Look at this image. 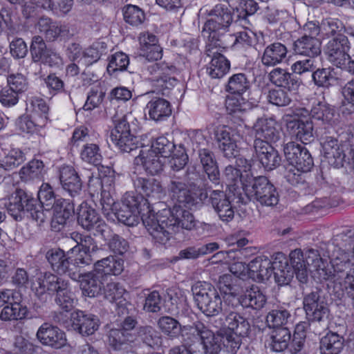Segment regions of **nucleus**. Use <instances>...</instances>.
Returning a JSON list of instances; mask_svg holds the SVG:
<instances>
[{
	"mask_svg": "<svg viewBox=\"0 0 354 354\" xmlns=\"http://www.w3.org/2000/svg\"><path fill=\"white\" fill-rule=\"evenodd\" d=\"M254 148L256 155L266 170H273L281 161L279 152L266 141L254 140Z\"/></svg>",
	"mask_w": 354,
	"mask_h": 354,
	"instance_id": "20",
	"label": "nucleus"
},
{
	"mask_svg": "<svg viewBox=\"0 0 354 354\" xmlns=\"http://www.w3.org/2000/svg\"><path fill=\"white\" fill-rule=\"evenodd\" d=\"M250 87V82L245 74L238 73L232 75L228 81L227 90L234 94L241 95Z\"/></svg>",
	"mask_w": 354,
	"mask_h": 354,
	"instance_id": "58",
	"label": "nucleus"
},
{
	"mask_svg": "<svg viewBox=\"0 0 354 354\" xmlns=\"http://www.w3.org/2000/svg\"><path fill=\"white\" fill-rule=\"evenodd\" d=\"M308 266L312 265L316 269L319 277L324 280L330 279L332 274L325 270L324 263L317 250L309 249L306 252V262Z\"/></svg>",
	"mask_w": 354,
	"mask_h": 354,
	"instance_id": "55",
	"label": "nucleus"
},
{
	"mask_svg": "<svg viewBox=\"0 0 354 354\" xmlns=\"http://www.w3.org/2000/svg\"><path fill=\"white\" fill-rule=\"evenodd\" d=\"M149 118L160 122L166 120L171 114V106L169 101L162 97H153L146 106Z\"/></svg>",
	"mask_w": 354,
	"mask_h": 354,
	"instance_id": "38",
	"label": "nucleus"
},
{
	"mask_svg": "<svg viewBox=\"0 0 354 354\" xmlns=\"http://www.w3.org/2000/svg\"><path fill=\"white\" fill-rule=\"evenodd\" d=\"M19 174L21 180L25 182L41 180L46 174L45 166L42 161L32 160L20 169Z\"/></svg>",
	"mask_w": 354,
	"mask_h": 354,
	"instance_id": "43",
	"label": "nucleus"
},
{
	"mask_svg": "<svg viewBox=\"0 0 354 354\" xmlns=\"http://www.w3.org/2000/svg\"><path fill=\"white\" fill-rule=\"evenodd\" d=\"M69 257L74 268L83 267L92 262V254L76 246L69 250Z\"/></svg>",
	"mask_w": 354,
	"mask_h": 354,
	"instance_id": "62",
	"label": "nucleus"
},
{
	"mask_svg": "<svg viewBox=\"0 0 354 354\" xmlns=\"http://www.w3.org/2000/svg\"><path fill=\"white\" fill-rule=\"evenodd\" d=\"M191 326H184L181 327L179 322L169 316L161 317L158 321V327L160 331L170 338L177 337L182 332L183 335H190L188 330H183L185 327Z\"/></svg>",
	"mask_w": 354,
	"mask_h": 354,
	"instance_id": "45",
	"label": "nucleus"
},
{
	"mask_svg": "<svg viewBox=\"0 0 354 354\" xmlns=\"http://www.w3.org/2000/svg\"><path fill=\"white\" fill-rule=\"evenodd\" d=\"M284 155L289 163L298 171L308 172L313 166V160L308 150L294 142L284 146Z\"/></svg>",
	"mask_w": 354,
	"mask_h": 354,
	"instance_id": "16",
	"label": "nucleus"
},
{
	"mask_svg": "<svg viewBox=\"0 0 354 354\" xmlns=\"http://www.w3.org/2000/svg\"><path fill=\"white\" fill-rule=\"evenodd\" d=\"M66 281L57 276L49 273H41L32 283L31 288L38 296L45 293L52 294L59 288H64Z\"/></svg>",
	"mask_w": 354,
	"mask_h": 354,
	"instance_id": "23",
	"label": "nucleus"
},
{
	"mask_svg": "<svg viewBox=\"0 0 354 354\" xmlns=\"http://www.w3.org/2000/svg\"><path fill=\"white\" fill-rule=\"evenodd\" d=\"M165 162L166 159L149 149H141L134 160L136 165H142L144 169L151 175L160 173L163 170Z\"/></svg>",
	"mask_w": 354,
	"mask_h": 354,
	"instance_id": "25",
	"label": "nucleus"
},
{
	"mask_svg": "<svg viewBox=\"0 0 354 354\" xmlns=\"http://www.w3.org/2000/svg\"><path fill=\"white\" fill-rule=\"evenodd\" d=\"M248 243V240L245 238H242L239 239L236 241V245L240 249L236 251L230 250L228 252L221 251L215 254L212 257V262L222 261H225L226 263H229V259L231 258H234L235 256H238L239 254L243 256H248L250 254H253L255 252V248L252 247L244 248Z\"/></svg>",
	"mask_w": 354,
	"mask_h": 354,
	"instance_id": "49",
	"label": "nucleus"
},
{
	"mask_svg": "<svg viewBox=\"0 0 354 354\" xmlns=\"http://www.w3.org/2000/svg\"><path fill=\"white\" fill-rule=\"evenodd\" d=\"M37 197L41 207L46 210L53 209V216L51 226L56 230H60V226L66 224L67 220L72 216L73 208L72 205L62 198H56L53 187L50 184L44 183L38 191Z\"/></svg>",
	"mask_w": 354,
	"mask_h": 354,
	"instance_id": "2",
	"label": "nucleus"
},
{
	"mask_svg": "<svg viewBox=\"0 0 354 354\" xmlns=\"http://www.w3.org/2000/svg\"><path fill=\"white\" fill-rule=\"evenodd\" d=\"M199 16L205 19L203 34L208 38V41L217 40V31L226 30L233 21L232 11L223 4H217L213 8L203 7Z\"/></svg>",
	"mask_w": 354,
	"mask_h": 354,
	"instance_id": "8",
	"label": "nucleus"
},
{
	"mask_svg": "<svg viewBox=\"0 0 354 354\" xmlns=\"http://www.w3.org/2000/svg\"><path fill=\"white\" fill-rule=\"evenodd\" d=\"M246 194L254 197L261 205L274 206L279 202V194L272 183L265 176L252 179L250 184H243Z\"/></svg>",
	"mask_w": 354,
	"mask_h": 354,
	"instance_id": "10",
	"label": "nucleus"
},
{
	"mask_svg": "<svg viewBox=\"0 0 354 354\" xmlns=\"http://www.w3.org/2000/svg\"><path fill=\"white\" fill-rule=\"evenodd\" d=\"M77 279L80 283V287L84 295L94 297L101 291L103 277L95 272L86 274H76Z\"/></svg>",
	"mask_w": 354,
	"mask_h": 354,
	"instance_id": "31",
	"label": "nucleus"
},
{
	"mask_svg": "<svg viewBox=\"0 0 354 354\" xmlns=\"http://www.w3.org/2000/svg\"><path fill=\"white\" fill-rule=\"evenodd\" d=\"M68 281H66L64 288H59L56 290L57 297L55 301L57 304L64 311L68 312L74 306V298L72 292L68 289Z\"/></svg>",
	"mask_w": 354,
	"mask_h": 354,
	"instance_id": "63",
	"label": "nucleus"
},
{
	"mask_svg": "<svg viewBox=\"0 0 354 354\" xmlns=\"http://www.w3.org/2000/svg\"><path fill=\"white\" fill-rule=\"evenodd\" d=\"M209 201L221 220L229 222L233 219L234 207L223 192L218 189L210 192Z\"/></svg>",
	"mask_w": 354,
	"mask_h": 354,
	"instance_id": "26",
	"label": "nucleus"
},
{
	"mask_svg": "<svg viewBox=\"0 0 354 354\" xmlns=\"http://www.w3.org/2000/svg\"><path fill=\"white\" fill-rule=\"evenodd\" d=\"M184 207L174 206L172 209H164L154 215L144 216L143 225L156 242L165 244L180 227L192 230L196 226L194 216Z\"/></svg>",
	"mask_w": 354,
	"mask_h": 354,
	"instance_id": "1",
	"label": "nucleus"
},
{
	"mask_svg": "<svg viewBox=\"0 0 354 354\" xmlns=\"http://www.w3.org/2000/svg\"><path fill=\"white\" fill-rule=\"evenodd\" d=\"M201 163L208 178L215 185H218L220 180V173L213 153L207 149L199 150Z\"/></svg>",
	"mask_w": 354,
	"mask_h": 354,
	"instance_id": "42",
	"label": "nucleus"
},
{
	"mask_svg": "<svg viewBox=\"0 0 354 354\" xmlns=\"http://www.w3.org/2000/svg\"><path fill=\"white\" fill-rule=\"evenodd\" d=\"M28 108L32 111V115H36L39 118L38 124L40 127H44L48 120V106L46 102L39 97H31L28 99Z\"/></svg>",
	"mask_w": 354,
	"mask_h": 354,
	"instance_id": "51",
	"label": "nucleus"
},
{
	"mask_svg": "<svg viewBox=\"0 0 354 354\" xmlns=\"http://www.w3.org/2000/svg\"><path fill=\"white\" fill-rule=\"evenodd\" d=\"M223 45L226 46L227 44L221 42L218 39L208 41L207 44V55L212 57L207 68V72L212 78H221L230 70V62L218 52Z\"/></svg>",
	"mask_w": 354,
	"mask_h": 354,
	"instance_id": "14",
	"label": "nucleus"
},
{
	"mask_svg": "<svg viewBox=\"0 0 354 354\" xmlns=\"http://www.w3.org/2000/svg\"><path fill=\"white\" fill-rule=\"evenodd\" d=\"M25 160L24 153L19 149H12L5 152V156L1 160V167L10 170L21 165Z\"/></svg>",
	"mask_w": 354,
	"mask_h": 354,
	"instance_id": "59",
	"label": "nucleus"
},
{
	"mask_svg": "<svg viewBox=\"0 0 354 354\" xmlns=\"http://www.w3.org/2000/svg\"><path fill=\"white\" fill-rule=\"evenodd\" d=\"M4 201L5 207L15 220L21 219V214L26 212L39 223L44 222L46 218L37 200L22 189H16Z\"/></svg>",
	"mask_w": 354,
	"mask_h": 354,
	"instance_id": "6",
	"label": "nucleus"
},
{
	"mask_svg": "<svg viewBox=\"0 0 354 354\" xmlns=\"http://www.w3.org/2000/svg\"><path fill=\"white\" fill-rule=\"evenodd\" d=\"M140 55L149 61H157L162 57V49L157 45L156 37L149 32L139 36Z\"/></svg>",
	"mask_w": 354,
	"mask_h": 354,
	"instance_id": "29",
	"label": "nucleus"
},
{
	"mask_svg": "<svg viewBox=\"0 0 354 354\" xmlns=\"http://www.w3.org/2000/svg\"><path fill=\"white\" fill-rule=\"evenodd\" d=\"M176 72V68L171 65H162L161 66V73L160 75L152 80V85L157 92L162 93V95L167 94L177 83V80L171 77Z\"/></svg>",
	"mask_w": 354,
	"mask_h": 354,
	"instance_id": "37",
	"label": "nucleus"
},
{
	"mask_svg": "<svg viewBox=\"0 0 354 354\" xmlns=\"http://www.w3.org/2000/svg\"><path fill=\"white\" fill-rule=\"evenodd\" d=\"M255 140L276 142L280 138V130L277 122L272 118H259L252 127Z\"/></svg>",
	"mask_w": 354,
	"mask_h": 354,
	"instance_id": "21",
	"label": "nucleus"
},
{
	"mask_svg": "<svg viewBox=\"0 0 354 354\" xmlns=\"http://www.w3.org/2000/svg\"><path fill=\"white\" fill-rule=\"evenodd\" d=\"M165 191L172 201L174 206L188 209L203 203L208 196L207 189L199 187L190 189L184 180L176 176L170 178Z\"/></svg>",
	"mask_w": 354,
	"mask_h": 354,
	"instance_id": "3",
	"label": "nucleus"
},
{
	"mask_svg": "<svg viewBox=\"0 0 354 354\" xmlns=\"http://www.w3.org/2000/svg\"><path fill=\"white\" fill-rule=\"evenodd\" d=\"M271 262L275 280L281 285L288 284L293 277V270L286 255L282 252H277L272 256Z\"/></svg>",
	"mask_w": 354,
	"mask_h": 354,
	"instance_id": "28",
	"label": "nucleus"
},
{
	"mask_svg": "<svg viewBox=\"0 0 354 354\" xmlns=\"http://www.w3.org/2000/svg\"><path fill=\"white\" fill-rule=\"evenodd\" d=\"M334 282L348 295L354 294V244L350 249L339 250L332 259Z\"/></svg>",
	"mask_w": 354,
	"mask_h": 354,
	"instance_id": "5",
	"label": "nucleus"
},
{
	"mask_svg": "<svg viewBox=\"0 0 354 354\" xmlns=\"http://www.w3.org/2000/svg\"><path fill=\"white\" fill-rule=\"evenodd\" d=\"M344 348V338L335 333H328L321 339L322 354H339Z\"/></svg>",
	"mask_w": 354,
	"mask_h": 354,
	"instance_id": "46",
	"label": "nucleus"
},
{
	"mask_svg": "<svg viewBox=\"0 0 354 354\" xmlns=\"http://www.w3.org/2000/svg\"><path fill=\"white\" fill-rule=\"evenodd\" d=\"M250 278L257 281L268 280L272 274L271 259L259 256L249 263Z\"/></svg>",
	"mask_w": 354,
	"mask_h": 354,
	"instance_id": "33",
	"label": "nucleus"
},
{
	"mask_svg": "<svg viewBox=\"0 0 354 354\" xmlns=\"http://www.w3.org/2000/svg\"><path fill=\"white\" fill-rule=\"evenodd\" d=\"M104 297L110 302H115L118 306H126L129 293L122 286L116 282L106 284L104 290Z\"/></svg>",
	"mask_w": 354,
	"mask_h": 354,
	"instance_id": "48",
	"label": "nucleus"
},
{
	"mask_svg": "<svg viewBox=\"0 0 354 354\" xmlns=\"http://www.w3.org/2000/svg\"><path fill=\"white\" fill-rule=\"evenodd\" d=\"M185 330H188L190 335L198 337L201 341L205 354H218L223 346V335L221 330L214 334L203 323L195 322L190 327H185Z\"/></svg>",
	"mask_w": 354,
	"mask_h": 354,
	"instance_id": "12",
	"label": "nucleus"
},
{
	"mask_svg": "<svg viewBox=\"0 0 354 354\" xmlns=\"http://www.w3.org/2000/svg\"><path fill=\"white\" fill-rule=\"evenodd\" d=\"M113 214L119 222L129 226L139 223L143 218L154 215L149 202L142 196L126 194L121 203H119Z\"/></svg>",
	"mask_w": 354,
	"mask_h": 354,
	"instance_id": "4",
	"label": "nucleus"
},
{
	"mask_svg": "<svg viewBox=\"0 0 354 354\" xmlns=\"http://www.w3.org/2000/svg\"><path fill=\"white\" fill-rule=\"evenodd\" d=\"M350 48L351 44L348 37L343 34H337L328 41L324 53L329 62L345 70L348 62L352 60L348 55Z\"/></svg>",
	"mask_w": 354,
	"mask_h": 354,
	"instance_id": "11",
	"label": "nucleus"
},
{
	"mask_svg": "<svg viewBox=\"0 0 354 354\" xmlns=\"http://www.w3.org/2000/svg\"><path fill=\"white\" fill-rule=\"evenodd\" d=\"M198 308L207 316H214L222 310V301L215 288L205 281H198L192 288Z\"/></svg>",
	"mask_w": 354,
	"mask_h": 354,
	"instance_id": "9",
	"label": "nucleus"
},
{
	"mask_svg": "<svg viewBox=\"0 0 354 354\" xmlns=\"http://www.w3.org/2000/svg\"><path fill=\"white\" fill-rule=\"evenodd\" d=\"M136 189L148 197L160 198L165 194V188L160 181L155 178L136 177L133 180Z\"/></svg>",
	"mask_w": 354,
	"mask_h": 354,
	"instance_id": "34",
	"label": "nucleus"
},
{
	"mask_svg": "<svg viewBox=\"0 0 354 354\" xmlns=\"http://www.w3.org/2000/svg\"><path fill=\"white\" fill-rule=\"evenodd\" d=\"M239 302L245 308L261 309L265 305L266 298L258 286H252L241 296Z\"/></svg>",
	"mask_w": 354,
	"mask_h": 354,
	"instance_id": "44",
	"label": "nucleus"
},
{
	"mask_svg": "<svg viewBox=\"0 0 354 354\" xmlns=\"http://www.w3.org/2000/svg\"><path fill=\"white\" fill-rule=\"evenodd\" d=\"M294 51L296 54L307 56L315 59L321 53V41L317 37L304 35L294 43Z\"/></svg>",
	"mask_w": 354,
	"mask_h": 354,
	"instance_id": "35",
	"label": "nucleus"
},
{
	"mask_svg": "<svg viewBox=\"0 0 354 354\" xmlns=\"http://www.w3.org/2000/svg\"><path fill=\"white\" fill-rule=\"evenodd\" d=\"M252 32L247 29L239 31L234 35H227L218 39L221 42H225L227 45L222 46V48L233 47L235 45H250L252 41Z\"/></svg>",
	"mask_w": 354,
	"mask_h": 354,
	"instance_id": "52",
	"label": "nucleus"
},
{
	"mask_svg": "<svg viewBox=\"0 0 354 354\" xmlns=\"http://www.w3.org/2000/svg\"><path fill=\"white\" fill-rule=\"evenodd\" d=\"M46 258L55 272L59 274H67L72 279H77L76 273L71 268L69 251L65 253L60 249H52L47 252Z\"/></svg>",
	"mask_w": 354,
	"mask_h": 354,
	"instance_id": "24",
	"label": "nucleus"
},
{
	"mask_svg": "<svg viewBox=\"0 0 354 354\" xmlns=\"http://www.w3.org/2000/svg\"><path fill=\"white\" fill-rule=\"evenodd\" d=\"M287 53L288 50L285 45L279 42L271 44L264 50L261 57L262 64L266 66H274L281 63Z\"/></svg>",
	"mask_w": 354,
	"mask_h": 354,
	"instance_id": "39",
	"label": "nucleus"
},
{
	"mask_svg": "<svg viewBox=\"0 0 354 354\" xmlns=\"http://www.w3.org/2000/svg\"><path fill=\"white\" fill-rule=\"evenodd\" d=\"M290 133L304 144L313 140V124L310 120H292L287 122Z\"/></svg>",
	"mask_w": 354,
	"mask_h": 354,
	"instance_id": "30",
	"label": "nucleus"
},
{
	"mask_svg": "<svg viewBox=\"0 0 354 354\" xmlns=\"http://www.w3.org/2000/svg\"><path fill=\"white\" fill-rule=\"evenodd\" d=\"M62 322L66 328L74 330L84 336L93 334L99 327V319L95 315L82 310L72 313L70 320H64Z\"/></svg>",
	"mask_w": 354,
	"mask_h": 354,
	"instance_id": "15",
	"label": "nucleus"
},
{
	"mask_svg": "<svg viewBox=\"0 0 354 354\" xmlns=\"http://www.w3.org/2000/svg\"><path fill=\"white\" fill-rule=\"evenodd\" d=\"M108 339L109 346L115 351H128L136 340L133 334H126L117 328L110 330Z\"/></svg>",
	"mask_w": 354,
	"mask_h": 354,
	"instance_id": "41",
	"label": "nucleus"
},
{
	"mask_svg": "<svg viewBox=\"0 0 354 354\" xmlns=\"http://www.w3.org/2000/svg\"><path fill=\"white\" fill-rule=\"evenodd\" d=\"M304 308L306 315L312 319L320 321L328 313V308L323 300H320L317 292H311L304 299Z\"/></svg>",
	"mask_w": 354,
	"mask_h": 354,
	"instance_id": "32",
	"label": "nucleus"
},
{
	"mask_svg": "<svg viewBox=\"0 0 354 354\" xmlns=\"http://www.w3.org/2000/svg\"><path fill=\"white\" fill-rule=\"evenodd\" d=\"M36 337L45 346L59 349L66 344L64 331L50 323L45 322L38 328Z\"/></svg>",
	"mask_w": 354,
	"mask_h": 354,
	"instance_id": "19",
	"label": "nucleus"
},
{
	"mask_svg": "<svg viewBox=\"0 0 354 354\" xmlns=\"http://www.w3.org/2000/svg\"><path fill=\"white\" fill-rule=\"evenodd\" d=\"M223 321V346L229 353H236L241 346V337L248 335L250 325L242 315L235 311L225 310Z\"/></svg>",
	"mask_w": 354,
	"mask_h": 354,
	"instance_id": "7",
	"label": "nucleus"
},
{
	"mask_svg": "<svg viewBox=\"0 0 354 354\" xmlns=\"http://www.w3.org/2000/svg\"><path fill=\"white\" fill-rule=\"evenodd\" d=\"M95 272L102 277L108 274L118 275L124 270V261L122 259L110 256L97 261L95 265Z\"/></svg>",
	"mask_w": 354,
	"mask_h": 354,
	"instance_id": "40",
	"label": "nucleus"
},
{
	"mask_svg": "<svg viewBox=\"0 0 354 354\" xmlns=\"http://www.w3.org/2000/svg\"><path fill=\"white\" fill-rule=\"evenodd\" d=\"M28 310L21 303H14L12 306H3L1 310V319L17 320L21 319L27 315Z\"/></svg>",
	"mask_w": 354,
	"mask_h": 354,
	"instance_id": "61",
	"label": "nucleus"
},
{
	"mask_svg": "<svg viewBox=\"0 0 354 354\" xmlns=\"http://www.w3.org/2000/svg\"><path fill=\"white\" fill-rule=\"evenodd\" d=\"M77 216V222L84 229L94 230L105 236L109 227L95 209L86 203L80 205Z\"/></svg>",
	"mask_w": 354,
	"mask_h": 354,
	"instance_id": "18",
	"label": "nucleus"
},
{
	"mask_svg": "<svg viewBox=\"0 0 354 354\" xmlns=\"http://www.w3.org/2000/svg\"><path fill=\"white\" fill-rule=\"evenodd\" d=\"M312 118L321 120L324 124L332 126L335 124V111L328 104L324 102H319L314 104L310 111Z\"/></svg>",
	"mask_w": 354,
	"mask_h": 354,
	"instance_id": "50",
	"label": "nucleus"
},
{
	"mask_svg": "<svg viewBox=\"0 0 354 354\" xmlns=\"http://www.w3.org/2000/svg\"><path fill=\"white\" fill-rule=\"evenodd\" d=\"M270 82L279 87H283L289 91H295L298 89L300 83L290 73L281 68H274L269 73Z\"/></svg>",
	"mask_w": 354,
	"mask_h": 354,
	"instance_id": "36",
	"label": "nucleus"
},
{
	"mask_svg": "<svg viewBox=\"0 0 354 354\" xmlns=\"http://www.w3.org/2000/svg\"><path fill=\"white\" fill-rule=\"evenodd\" d=\"M138 337L147 346L154 349L162 345V337L151 326H142L138 331Z\"/></svg>",
	"mask_w": 354,
	"mask_h": 354,
	"instance_id": "56",
	"label": "nucleus"
},
{
	"mask_svg": "<svg viewBox=\"0 0 354 354\" xmlns=\"http://www.w3.org/2000/svg\"><path fill=\"white\" fill-rule=\"evenodd\" d=\"M174 147V145L166 137L160 136L152 142L149 149L163 158L167 159L170 157Z\"/></svg>",
	"mask_w": 354,
	"mask_h": 354,
	"instance_id": "60",
	"label": "nucleus"
},
{
	"mask_svg": "<svg viewBox=\"0 0 354 354\" xmlns=\"http://www.w3.org/2000/svg\"><path fill=\"white\" fill-rule=\"evenodd\" d=\"M129 59L128 56L123 53H116L113 55L107 66V71L112 75L117 71H124L129 65Z\"/></svg>",
	"mask_w": 354,
	"mask_h": 354,
	"instance_id": "64",
	"label": "nucleus"
},
{
	"mask_svg": "<svg viewBox=\"0 0 354 354\" xmlns=\"http://www.w3.org/2000/svg\"><path fill=\"white\" fill-rule=\"evenodd\" d=\"M80 156L82 161L93 165H99L102 159L100 147L95 143L84 145L80 150Z\"/></svg>",
	"mask_w": 354,
	"mask_h": 354,
	"instance_id": "54",
	"label": "nucleus"
},
{
	"mask_svg": "<svg viewBox=\"0 0 354 354\" xmlns=\"http://www.w3.org/2000/svg\"><path fill=\"white\" fill-rule=\"evenodd\" d=\"M238 282L239 280L231 274H224L220 276L218 286L225 297H235L240 292V286Z\"/></svg>",
	"mask_w": 354,
	"mask_h": 354,
	"instance_id": "53",
	"label": "nucleus"
},
{
	"mask_svg": "<svg viewBox=\"0 0 354 354\" xmlns=\"http://www.w3.org/2000/svg\"><path fill=\"white\" fill-rule=\"evenodd\" d=\"M59 181L62 188L71 196L78 195L82 187L81 179L73 168L70 165H64L59 170Z\"/></svg>",
	"mask_w": 354,
	"mask_h": 354,
	"instance_id": "27",
	"label": "nucleus"
},
{
	"mask_svg": "<svg viewBox=\"0 0 354 354\" xmlns=\"http://www.w3.org/2000/svg\"><path fill=\"white\" fill-rule=\"evenodd\" d=\"M322 151L328 162L335 167H342L344 162H349L344 153V146L331 136L326 137L322 142Z\"/></svg>",
	"mask_w": 354,
	"mask_h": 354,
	"instance_id": "22",
	"label": "nucleus"
},
{
	"mask_svg": "<svg viewBox=\"0 0 354 354\" xmlns=\"http://www.w3.org/2000/svg\"><path fill=\"white\" fill-rule=\"evenodd\" d=\"M290 312L283 307L270 310L266 316V322L270 327H279L288 324L290 319Z\"/></svg>",
	"mask_w": 354,
	"mask_h": 354,
	"instance_id": "57",
	"label": "nucleus"
},
{
	"mask_svg": "<svg viewBox=\"0 0 354 354\" xmlns=\"http://www.w3.org/2000/svg\"><path fill=\"white\" fill-rule=\"evenodd\" d=\"M290 338V332L287 328H277L272 331L268 346L273 351L281 352L288 348Z\"/></svg>",
	"mask_w": 354,
	"mask_h": 354,
	"instance_id": "47",
	"label": "nucleus"
},
{
	"mask_svg": "<svg viewBox=\"0 0 354 354\" xmlns=\"http://www.w3.org/2000/svg\"><path fill=\"white\" fill-rule=\"evenodd\" d=\"M239 129L232 127H223L218 129L216 136L220 149L228 158L235 157L238 153L237 142L241 138L243 125L239 124Z\"/></svg>",
	"mask_w": 354,
	"mask_h": 354,
	"instance_id": "17",
	"label": "nucleus"
},
{
	"mask_svg": "<svg viewBox=\"0 0 354 354\" xmlns=\"http://www.w3.org/2000/svg\"><path fill=\"white\" fill-rule=\"evenodd\" d=\"M115 128L111 134V141L122 152L129 153L138 148V138L130 131L129 124L122 116L121 118H113Z\"/></svg>",
	"mask_w": 354,
	"mask_h": 354,
	"instance_id": "13",
	"label": "nucleus"
}]
</instances>
